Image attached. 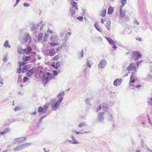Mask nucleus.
<instances>
[{
	"instance_id": "1",
	"label": "nucleus",
	"mask_w": 152,
	"mask_h": 152,
	"mask_svg": "<svg viewBox=\"0 0 152 152\" xmlns=\"http://www.w3.org/2000/svg\"><path fill=\"white\" fill-rule=\"evenodd\" d=\"M43 81L45 82V85L47 84L48 82L52 79H54L55 77L52 74L49 72L43 73V76L41 77Z\"/></svg>"
},
{
	"instance_id": "2",
	"label": "nucleus",
	"mask_w": 152,
	"mask_h": 152,
	"mask_svg": "<svg viewBox=\"0 0 152 152\" xmlns=\"http://www.w3.org/2000/svg\"><path fill=\"white\" fill-rule=\"evenodd\" d=\"M62 99H63L62 98H60L57 101L53 100L51 102V107L53 110H55L59 107V104L62 102Z\"/></svg>"
},
{
	"instance_id": "3",
	"label": "nucleus",
	"mask_w": 152,
	"mask_h": 152,
	"mask_svg": "<svg viewBox=\"0 0 152 152\" xmlns=\"http://www.w3.org/2000/svg\"><path fill=\"white\" fill-rule=\"evenodd\" d=\"M102 108V110L103 112H105L107 111L108 110V107L107 104L105 103H103L102 104V106L99 105L97 107L96 109V111L98 112L101 110Z\"/></svg>"
},
{
	"instance_id": "4",
	"label": "nucleus",
	"mask_w": 152,
	"mask_h": 152,
	"mask_svg": "<svg viewBox=\"0 0 152 152\" xmlns=\"http://www.w3.org/2000/svg\"><path fill=\"white\" fill-rule=\"evenodd\" d=\"M132 57L135 60H137L141 57V54L138 51H135L132 53Z\"/></svg>"
},
{
	"instance_id": "5",
	"label": "nucleus",
	"mask_w": 152,
	"mask_h": 152,
	"mask_svg": "<svg viewBox=\"0 0 152 152\" xmlns=\"http://www.w3.org/2000/svg\"><path fill=\"white\" fill-rule=\"evenodd\" d=\"M28 145V144H25L18 145L13 150L15 151H19L26 147Z\"/></svg>"
},
{
	"instance_id": "6",
	"label": "nucleus",
	"mask_w": 152,
	"mask_h": 152,
	"mask_svg": "<svg viewBox=\"0 0 152 152\" xmlns=\"http://www.w3.org/2000/svg\"><path fill=\"white\" fill-rule=\"evenodd\" d=\"M28 40H29L30 42H31V39L29 34L28 33H26L24 35L23 38L22 42H25Z\"/></svg>"
},
{
	"instance_id": "7",
	"label": "nucleus",
	"mask_w": 152,
	"mask_h": 152,
	"mask_svg": "<svg viewBox=\"0 0 152 152\" xmlns=\"http://www.w3.org/2000/svg\"><path fill=\"white\" fill-rule=\"evenodd\" d=\"M136 66L134 63H132L130 64L127 67L126 69L129 71L133 70H136Z\"/></svg>"
},
{
	"instance_id": "8",
	"label": "nucleus",
	"mask_w": 152,
	"mask_h": 152,
	"mask_svg": "<svg viewBox=\"0 0 152 152\" xmlns=\"http://www.w3.org/2000/svg\"><path fill=\"white\" fill-rule=\"evenodd\" d=\"M104 112H103L102 113H98V120L101 121L103 120L104 118L103 116Z\"/></svg>"
},
{
	"instance_id": "9",
	"label": "nucleus",
	"mask_w": 152,
	"mask_h": 152,
	"mask_svg": "<svg viewBox=\"0 0 152 152\" xmlns=\"http://www.w3.org/2000/svg\"><path fill=\"white\" fill-rule=\"evenodd\" d=\"M106 61L105 60H103L98 64V67L102 68L106 66Z\"/></svg>"
},
{
	"instance_id": "10",
	"label": "nucleus",
	"mask_w": 152,
	"mask_h": 152,
	"mask_svg": "<svg viewBox=\"0 0 152 152\" xmlns=\"http://www.w3.org/2000/svg\"><path fill=\"white\" fill-rule=\"evenodd\" d=\"M51 66L55 69H57L60 66V62L58 61L56 63L55 62H53L51 64Z\"/></svg>"
},
{
	"instance_id": "11",
	"label": "nucleus",
	"mask_w": 152,
	"mask_h": 152,
	"mask_svg": "<svg viewBox=\"0 0 152 152\" xmlns=\"http://www.w3.org/2000/svg\"><path fill=\"white\" fill-rule=\"evenodd\" d=\"M31 50L32 49L31 47L27 46V48L24 49V54H28L30 53Z\"/></svg>"
},
{
	"instance_id": "12",
	"label": "nucleus",
	"mask_w": 152,
	"mask_h": 152,
	"mask_svg": "<svg viewBox=\"0 0 152 152\" xmlns=\"http://www.w3.org/2000/svg\"><path fill=\"white\" fill-rule=\"evenodd\" d=\"M122 80L121 79H118L114 80L113 84L114 86H117L120 85L121 83Z\"/></svg>"
},
{
	"instance_id": "13",
	"label": "nucleus",
	"mask_w": 152,
	"mask_h": 152,
	"mask_svg": "<svg viewBox=\"0 0 152 152\" xmlns=\"http://www.w3.org/2000/svg\"><path fill=\"white\" fill-rule=\"evenodd\" d=\"M110 21L109 20H106V23L105 24V26L108 30L110 29Z\"/></svg>"
},
{
	"instance_id": "14",
	"label": "nucleus",
	"mask_w": 152,
	"mask_h": 152,
	"mask_svg": "<svg viewBox=\"0 0 152 152\" xmlns=\"http://www.w3.org/2000/svg\"><path fill=\"white\" fill-rule=\"evenodd\" d=\"M30 68V66L29 65H27L23 67L22 70V73H23L29 70Z\"/></svg>"
},
{
	"instance_id": "15",
	"label": "nucleus",
	"mask_w": 152,
	"mask_h": 152,
	"mask_svg": "<svg viewBox=\"0 0 152 152\" xmlns=\"http://www.w3.org/2000/svg\"><path fill=\"white\" fill-rule=\"evenodd\" d=\"M71 138L72 140H73V141H71L69 140H68V141L71 142L73 144H78L79 142L76 140V139L75 137L73 136H72Z\"/></svg>"
},
{
	"instance_id": "16",
	"label": "nucleus",
	"mask_w": 152,
	"mask_h": 152,
	"mask_svg": "<svg viewBox=\"0 0 152 152\" xmlns=\"http://www.w3.org/2000/svg\"><path fill=\"white\" fill-rule=\"evenodd\" d=\"M106 39L107 40L109 43L111 45H114L115 43V42L112 39L108 38L105 37Z\"/></svg>"
},
{
	"instance_id": "17",
	"label": "nucleus",
	"mask_w": 152,
	"mask_h": 152,
	"mask_svg": "<svg viewBox=\"0 0 152 152\" xmlns=\"http://www.w3.org/2000/svg\"><path fill=\"white\" fill-rule=\"evenodd\" d=\"M119 11L121 16L122 17L124 16L125 15V12L124 11H123L122 8L121 7V6L120 7Z\"/></svg>"
},
{
	"instance_id": "18",
	"label": "nucleus",
	"mask_w": 152,
	"mask_h": 152,
	"mask_svg": "<svg viewBox=\"0 0 152 152\" xmlns=\"http://www.w3.org/2000/svg\"><path fill=\"white\" fill-rule=\"evenodd\" d=\"M37 112L38 113H42V114H43L45 112V111L43 108L40 106L39 107Z\"/></svg>"
},
{
	"instance_id": "19",
	"label": "nucleus",
	"mask_w": 152,
	"mask_h": 152,
	"mask_svg": "<svg viewBox=\"0 0 152 152\" xmlns=\"http://www.w3.org/2000/svg\"><path fill=\"white\" fill-rule=\"evenodd\" d=\"M49 55L50 56H53L56 54V52L54 49H52L49 52Z\"/></svg>"
},
{
	"instance_id": "20",
	"label": "nucleus",
	"mask_w": 152,
	"mask_h": 152,
	"mask_svg": "<svg viewBox=\"0 0 152 152\" xmlns=\"http://www.w3.org/2000/svg\"><path fill=\"white\" fill-rule=\"evenodd\" d=\"M58 39V37L56 35H52L50 37V39L53 42L56 41Z\"/></svg>"
},
{
	"instance_id": "21",
	"label": "nucleus",
	"mask_w": 152,
	"mask_h": 152,
	"mask_svg": "<svg viewBox=\"0 0 152 152\" xmlns=\"http://www.w3.org/2000/svg\"><path fill=\"white\" fill-rule=\"evenodd\" d=\"M34 73V72L33 69H30L28 72L27 73V75L28 77L31 76L32 75H33Z\"/></svg>"
},
{
	"instance_id": "22",
	"label": "nucleus",
	"mask_w": 152,
	"mask_h": 152,
	"mask_svg": "<svg viewBox=\"0 0 152 152\" xmlns=\"http://www.w3.org/2000/svg\"><path fill=\"white\" fill-rule=\"evenodd\" d=\"M94 26L96 29L99 31L102 32V29L99 26L97 23H96L94 25Z\"/></svg>"
},
{
	"instance_id": "23",
	"label": "nucleus",
	"mask_w": 152,
	"mask_h": 152,
	"mask_svg": "<svg viewBox=\"0 0 152 152\" xmlns=\"http://www.w3.org/2000/svg\"><path fill=\"white\" fill-rule=\"evenodd\" d=\"M60 55L59 54H58L56 56H55L53 57L52 58V61H57L60 58Z\"/></svg>"
},
{
	"instance_id": "24",
	"label": "nucleus",
	"mask_w": 152,
	"mask_h": 152,
	"mask_svg": "<svg viewBox=\"0 0 152 152\" xmlns=\"http://www.w3.org/2000/svg\"><path fill=\"white\" fill-rule=\"evenodd\" d=\"M31 57L30 56H24L22 58L23 60L24 61H26L30 59Z\"/></svg>"
},
{
	"instance_id": "25",
	"label": "nucleus",
	"mask_w": 152,
	"mask_h": 152,
	"mask_svg": "<svg viewBox=\"0 0 152 152\" xmlns=\"http://www.w3.org/2000/svg\"><path fill=\"white\" fill-rule=\"evenodd\" d=\"M72 6V7H74L75 8L76 10H78L77 7V3L74 1L71 2Z\"/></svg>"
},
{
	"instance_id": "26",
	"label": "nucleus",
	"mask_w": 152,
	"mask_h": 152,
	"mask_svg": "<svg viewBox=\"0 0 152 152\" xmlns=\"http://www.w3.org/2000/svg\"><path fill=\"white\" fill-rule=\"evenodd\" d=\"M135 82V77H130V80L129 83V86H133V85H132V83H134Z\"/></svg>"
},
{
	"instance_id": "27",
	"label": "nucleus",
	"mask_w": 152,
	"mask_h": 152,
	"mask_svg": "<svg viewBox=\"0 0 152 152\" xmlns=\"http://www.w3.org/2000/svg\"><path fill=\"white\" fill-rule=\"evenodd\" d=\"M18 53L20 54H24V49L21 48L19 47L18 48Z\"/></svg>"
},
{
	"instance_id": "28",
	"label": "nucleus",
	"mask_w": 152,
	"mask_h": 152,
	"mask_svg": "<svg viewBox=\"0 0 152 152\" xmlns=\"http://www.w3.org/2000/svg\"><path fill=\"white\" fill-rule=\"evenodd\" d=\"M113 11V8L111 6H110L108 10V14L109 15L112 14Z\"/></svg>"
},
{
	"instance_id": "29",
	"label": "nucleus",
	"mask_w": 152,
	"mask_h": 152,
	"mask_svg": "<svg viewBox=\"0 0 152 152\" xmlns=\"http://www.w3.org/2000/svg\"><path fill=\"white\" fill-rule=\"evenodd\" d=\"M9 129L8 128H7L4 130L3 132H0V134L1 135H3L4 134H6L9 131Z\"/></svg>"
},
{
	"instance_id": "30",
	"label": "nucleus",
	"mask_w": 152,
	"mask_h": 152,
	"mask_svg": "<svg viewBox=\"0 0 152 152\" xmlns=\"http://www.w3.org/2000/svg\"><path fill=\"white\" fill-rule=\"evenodd\" d=\"M4 47H7L8 48H10V46L8 42L7 41H6L4 45Z\"/></svg>"
},
{
	"instance_id": "31",
	"label": "nucleus",
	"mask_w": 152,
	"mask_h": 152,
	"mask_svg": "<svg viewBox=\"0 0 152 152\" xmlns=\"http://www.w3.org/2000/svg\"><path fill=\"white\" fill-rule=\"evenodd\" d=\"M86 125V124L84 122H82L80 123L78 125V127H83L84 126Z\"/></svg>"
},
{
	"instance_id": "32",
	"label": "nucleus",
	"mask_w": 152,
	"mask_h": 152,
	"mask_svg": "<svg viewBox=\"0 0 152 152\" xmlns=\"http://www.w3.org/2000/svg\"><path fill=\"white\" fill-rule=\"evenodd\" d=\"M49 107V104H48L45 105L43 106V108L44 110L45 111V112L47 111V109Z\"/></svg>"
},
{
	"instance_id": "33",
	"label": "nucleus",
	"mask_w": 152,
	"mask_h": 152,
	"mask_svg": "<svg viewBox=\"0 0 152 152\" xmlns=\"http://www.w3.org/2000/svg\"><path fill=\"white\" fill-rule=\"evenodd\" d=\"M106 14V10L104 9L101 12V15L103 17L105 16Z\"/></svg>"
},
{
	"instance_id": "34",
	"label": "nucleus",
	"mask_w": 152,
	"mask_h": 152,
	"mask_svg": "<svg viewBox=\"0 0 152 152\" xmlns=\"http://www.w3.org/2000/svg\"><path fill=\"white\" fill-rule=\"evenodd\" d=\"M43 33H39L38 34V40L39 41L41 39L43 36Z\"/></svg>"
},
{
	"instance_id": "35",
	"label": "nucleus",
	"mask_w": 152,
	"mask_h": 152,
	"mask_svg": "<svg viewBox=\"0 0 152 152\" xmlns=\"http://www.w3.org/2000/svg\"><path fill=\"white\" fill-rule=\"evenodd\" d=\"M48 35L47 33H45V34L44 37V41L45 42H46L47 40L48 37Z\"/></svg>"
},
{
	"instance_id": "36",
	"label": "nucleus",
	"mask_w": 152,
	"mask_h": 152,
	"mask_svg": "<svg viewBox=\"0 0 152 152\" xmlns=\"http://www.w3.org/2000/svg\"><path fill=\"white\" fill-rule=\"evenodd\" d=\"M50 45L52 46H55L58 45V44L57 42H51L50 43Z\"/></svg>"
},
{
	"instance_id": "37",
	"label": "nucleus",
	"mask_w": 152,
	"mask_h": 152,
	"mask_svg": "<svg viewBox=\"0 0 152 152\" xmlns=\"http://www.w3.org/2000/svg\"><path fill=\"white\" fill-rule=\"evenodd\" d=\"M136 70H135L134 72H132L131 73V75L130 77H134L136 73Z\"/></svg>"
},
{
	"instance_id": "38",
	"label": "nucleus",
	"mask_w": 152,
	"mask_h": 152,
	"mask_svg": "<svg viewBox=\"0 0 152 152\" xmlns=\"http://www.w3.org/2000/svg\"><path fill=\"white\" fill-rule=\"evenodd\" d=\"M126 0H122L121 1V3L122 4V5L121 6V7H123L126 4Z\"/></svg>"
},
{
	"instance_id": "39",
	"label": "nucleus",
	"mask_w": 152,
	"mask_h": 152,
	"mask_svg": "<svg viewBox=\"0 0 152 152\" xmlns=\"http://www.w3.org/2000/svg\"><path fill=\"white\" fill-rule=\"evenodd\" d=\"M21 71V68L20 67L18 68L17 69V72L18 73H20Z\"/></svg>"
},
{
	"instance_id": "40",
	"label": "nucleus",
	"mask_w": 152,
	"mask_h": 152,
	"mask_svg": "<svg viewBox=\"0 0 152 152\" xmlns=\"http://www.w3.org/2000/svg\"><path fill=\"white\" fill-rule=\"evenodd\" d=\"M148 105H150L151 106H152V100L151 99L148 102Z\"/></svg>"
},
{
	"instance_id": "41",
	"label": "nucleus",
	"mask_w": 152,
	"mask_h": 152,
	"mask_svg": "<svg viewBox=\"0 0 152 152\" xmlns=\"http://www.w3.org/2000/svg\"><path fill=\"white\" fill-rule=\"evenodd\" d=\"M23 5L25 7H28L30 6V4L29 3L25 2L23 4Z\"/></svg>"
},
{
	"instance_id": "42",
	"label": "nucleus",
	"mask_w": 152,
	"mask_h": 152,
	"mask_svg": "<svg viewBox=\"0 0 152 152\" xmlns=\"http://www.w3.org/2000/svg\"><path fill=\"white\" fill-rule=\"evenodd\" d=\"M75 14V12L72 10H70V16H72Z\"/></svg>"
},
{
	"instance_id": "43",
	"label": "nucleus",
	"mask_w": 152,
	"mask_h": 152,
	"mask_svg": "<svg viewBox=\"0 0 152 152\" xmlns=\"http://www.w3.org/2000/svg\"><path fill=\"white\" fill-rule=\"evenodd\" d=\"M77 19L80 21H82L83 20V17L82 16L78 17L77 18Z\"/></svg>"
},
{
	"instance_id": "44",
	"label": "nucleus",
	"mask_w": 152,
	"mask_h": 152,
	"mask_svg": "<svg viewBox=\"0 0 152 152\" xmlns=\"http://www.w3.org/2000/svg\"><path fill=\"white\" fill-rule=\"evenodd\" d=\"M53 75H54V76H57L58 75V73L57 71L56 70H53Z\"/></svg>"
},
{
	"instance_id": "45",
	"label": "nucleus",
	"mask_w": 152,
	"mask_h": 152,
	"mask_svg": "<svg viewBox=\"0 0 152 152\" xmlns=\"http://www.w3.org/2000/svg\"><path fill=\"white\" fill-rule=\"evenodd\" d=\"M28 79H29V78H28L25 76V77H24L23 78V81L24 82H25L26 81H27L28 80Z\"/></svg>"
},
{
	"instance_id": "46",
	"label": "nucleus",
	"mask_w": 152,
	"mask_h": 152,
	"mask_svg": "<svg viewBox=\"0 0 152 152\" xmlns=\"http://www.w3.org/2000/svg\"><path fill=\"white\" fill-rule=\"evenodd\" d=\"M25 63H26L23 62H20L19 63V64L20 65L23 66L25 65Z\"/></svg>"
},
{
	"instance_id": "47",
	"label": "nucleus",
	"mask_w": 152,
	"mask_h": 152,
	"mask_svg": "<svg viewBox=\"0 0 152 152\" xmlns=\"http://www.w3.org/2000/svg\"><path fill=\"white\" fill-rule=\"evenodd\" d=\"M62 48V46L58 47L56 49L57 51H60Z\"/></svg>"
},
{
	"instance_id": "48",
	"label": "nucleus",
	"mask_w": 152,
	"mask_h": 152,
	"mask_svg": "<svg viewBox=\"0 0 152 152\" xmlns=\"http://www.w3.org/2000/svg\"><path fill=\"white\" fill-rule=\"evenodd\" d=\"M83 50H82L80 52V55H81V57L82 58L83 56Z\"/></svg>"
},
{
	"instance_id": "49",
	"label": "nucleus",
	"mask_w": 152,
	"mask_h": 152,
	"mask_svg": "<svg viewBox=\"0 0 152 152\" xmlns=\"http://www.w3.org/2000/svg\"><path fill=\"white\" fill-rule=\"evenodd\" d=\"M20 110V109L18 107H16L14 108V110L15 111H18Z\"/></svg>"
},
{
	"instance_id": "50",
	"label": "nucleus",
	"mask_w": 152,
	"mask_h": 152,
	"mask_svg": "<svg viewBox=\"0 0 152 152\" xmlns=\"http://www.w3.org/2000/svg\"><path fill=\"white\" fill-rule=\"evenodd\" d=\"M87 65V66H89V68H90L91 67V66L89 63V61H88L86 63Z\"/></svg>"
},
{
	"instance_id": "51",
	"label": "nucleus",
	"mask_w": 152,
	"mask_h": 152,
	"mask_svg": "<svg viewBox=\"0 0 152 152\" xmlns=\"http://www.w3.org/2000/svg\"><path fill=\"white\" fill-rule=\"evenodd\" d=\"M20 0H16V3L15 4L14 6L15 7L17 5V4H18V2Z\"/></svg>"
},
{
	"instance_id": "52",
	"label": "nucleus",
	"mask_w": 152,
	"mask_h": 152,
	"mask_svg": "<svg viewBox=\"0 0 152 152\" xmlns=\"http://www.w3.org/2000/svg\"><path fill=\"white\" fill-rule=\"evenodd\" d=\"M48 32H49V33H51V34H52L53 33V31L50 29H49L48 31Z\"/></svg>"
},
{
	"instance_id": "53",
	"label": "nucleus",
	"mask_w": 152,
	"mask_h": 152,
	"mask_svg": "<svg viewBox=\"0 0 152 152\" xmlns=\"http://www.w3.org/2000/svg\"><path fill=\"white\" fill-rule=\"evenodd\" d=\"M71 35V33L70 32H68L66 34L67 36H69Z\"/></svg>"
},
{
	"instance_id": "54",
	"label": "nucleus",
	"mask_w": 152,
	"mask_h": 152,
	"mask_svg": "<svg viewBox=\"0 0 152 152\" xmlns=\"http://www.w3.org/2000/svg\"><path fill=\"white\" fill-rule=\"evenodd\" d=\"M104 22V20L102 19H101V22L102 23H103Z\"/></svg>"
},
{
	"instance_id": "55",
	"label": "nucleus",
	"mask_w": 152,
	"mask_h": 152,
	"mask_svg": "<svg viewBox=\"0 0 152 152\" xmlns=\"http://www.w3.org/2000/svg\"><path fill=\"white\" fill-rule=\"evenodd\" d=\"M137 39L139 41H141L142 39L141 38H138Z\"/></svg>"
},
{
	"instance_id": "56",
	"label": "nucleus",
	"mask_w": 152,
	"mask_h": 152,
	"mask_svg": "<svg viewBox=\"0 0 152 152\" xmlns=\"http://www.w3.org/2000/svg\"><path fill=\"white\" fill-rule=\"evenodd\" d=\"M113 48H114L115 50H116V48H117V47L116 46H115V45H114L113 46Z\"/></svg>"
},
{
	"instance_id": "57",
	"label": "nucleus",
	"mask_w": 152,
	"mask_h": 152,
	"mask_svg": "<svg viewBox=\"0 0 152 152\" xmlns=\"http://www.w3.org/2000/svg\"><path fill=\"white\" fill-rule=\"evenodd\" d=\"M36 114V112L35 111V112H33L32 114H34V115H35Z\"/></svg>"
},
{
	"instance_id": "58",
	"label": "nucleus",
	"mask_w": 152,
	"mask_h": 152,
	"mask_svg": "<svg viewBox=\"0 0 152 152\" xmlns=\"http://www.w3.org/2000/svg\"><path fill=\"white\" fill-rule=\"evenodd\" d=\"M141 86L140 85H138V86H136V87L137 88H139L140 87H141Z\"/></svg>"
},
{
	"instance_id": "59",
	"label": "nucleus",
	"mask_w": 152,
	"mask_h": 152,
	"mask_svg": "<svg viewBox=\"0 0 152 152\" xmlns=\"http://www.w3.org/2000/svg\"><path fill=\"white\" fill-rule=\"evenodd\" d=\"M43 118V117H41L40 118V121H41L42 120V119Z\"/></svg>"
},
{
	"instance_id": "60",
	"label": "nucleus",
	"mask_w": 152,
	"mask_h": 152,
	"mask_svg": "<svg viewBox=\"0 0 152 152\" xmlns=\"http://www.w3.org/2000/svg\"><path fill=\"white\" fill-rule=\"evenodd\" d=\"M75 132L77 134H79L80 133V132Z\"/></svg>"
},
{
	"instance_id": "61",
	"label": "nucleus",
	"mask_w": 152,
	"mask_h": 152,
	"mask_svg": "<svg viewBox=\"0 0 152 152\" xmlns=\"http://www.w3.org/2000/svg\"><path fill=\"white\" fill-rule=\"evenodd\" d=\"M46 116V115H44L43 116H42V117H43V118H45V116Z\"/></svg>"
},
{
	"instance_id": "62",
	"label": "nucleus",
	"mask_w": 152,
	"mask_h": 152,
	"mask_svg": "<svg viewBox=\"0 0 152 152\" xmlns=\"http://www.w3.org/2000/svg\"><path fill=\"white\" fill-rule=\"evenodd\" d=\"M136 152H140L139 151V150H136Z\"/></svg>"
},
{
	"instance_id": "63",
	"label": "nucleus",
	"mask_w": 152,
	"mask_h": 152,
	"mask_svg": "<svg viewBox=\"0 0 152 152\" xmlns=\"http://www.w3.org/2000/svg\"><path fill=\"white\" fill-rule=\"evenodd\" d=\"M20 86L21 87H23V85L22 84H20Z\"/></svg>"
},
{
	"instance_id": "64",
	"label": "nucleus",
	"mask_w": 152,
	"mask_h": 152,
	"mask_svg": "<svg viewBox=\"0 0 152 152\" xmlns=\"http://www.w3.org/2000/svg\"><path fill=\"white\" fill-rule=\"evenodd\" d=\"M149 152H152V151L151 150H150L149 151Z\"/></svg>"
}]
</instances>
